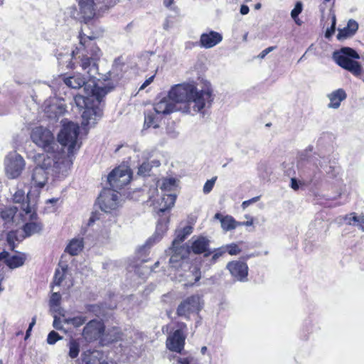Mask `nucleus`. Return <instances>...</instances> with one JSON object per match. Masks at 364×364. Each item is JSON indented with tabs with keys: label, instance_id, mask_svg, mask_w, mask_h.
<instances>
[{
	"label": "nucleus",
	"instance_id": "f03ea898",
	"mask_svg": "<svg viewBox=\"0 0 364 364\" xmlns=\"http://www.w3.org/2000/svg\"><path fill=\"white\" fill-rule=\"evenodd\" d=\"M213 90L209 82L205 83L201 88L193 83L178 84L171 87L168 96L176 104L181 106L183 112L195 114L203 113L210 107L213 101Z\"/></svg>",
	"mask_w": 364,
	"mask_h": 364
},
{
	"label": "nucleus",
	"instance_id": "5fc2aeb1",
	"mask_svg": "<svg viewBox=\"0 0 364 364\" xmlns=\"http://www.w3.org/2000/svg\"><path fill=\"white\" fill-rule=\"evenodd\" d=\"M62 323H63V320L61 321L60 318H58L57 316H54V321H53V326L55 329L62 330L63 329Z\"/></svg>",
	"mask_w": 364,
	"mask_h": 364
},
{
	"label": "nucleus",
	"instance_id": "a18cd8bd",
	"mask_svg": "<svg viewBox=\"0 0 364 364\" xmlns=\"http://www.w3.org/2000/svg\"><path fill=\"white\" fill-rule=\"evenodd\" d=\"M64 279V273L63 271L57 269L55 273L53 285L60 286L63 280Z\"/></svg>",
	"mask_w": 364,
	"mask_h": 364
},
{
	"label": "nucleus",
	"instance_id": "473e14b6",
	"mask_svg": "<svg viewBox=\"0 0 364 364\" xmlns=\"http://www.w3.org/2000/svg\"><path fill=\"white\" fill-rule=\"evenodd\" d=\"M220 223L222 228L225 231L233 230L238 226V222L235 221V220L230 215L221 218Z\"/></svg>",
	"mask_w": 364,
	"mask_h": 364
},
{
	"label": "nucleus",
	"instance_id": "3c124183",
	"mask_svg": "<svg viewBox=\"0 0 364 364\" xmlns=\"http://www.w3.org/2000/svg\"><path fill=\"white\" fill-rule=\"evenodd\" d=\"M193 358L191 356L188 357H176L177 364H191L193 362Z\"/></svg>",
	"mask_w": 364,
	"mask_h": 364
},
{
	"label": "nucleus",
	"instance_id": "a878e982",
	"mask_svg": "<svg viewBox=\"0 0 364 364\" xmlns=\"http://www.w3.org/2000/svg\"><path fill=\"white\" fill-rule=\"evenodd\" d=\"M161 119V115L158 114L154 109L147 110L145 112L144 127L146 128H158Z\"/></svg>",
	"mask_w": 364,
	"mask_h": 364
},
{
	"label": "nucleus",
	"instance_id": "aec40b11",
	"mask_svg": "<svg viewBox=\"0 0 364 364\" xmlns=\"http://www.w3.org/2000/svg\"><path fill=\"white\" fill-rule=\"evenodd\" d=\"M158 114H168L181 109V106L176 107V104L172 102L168 96L161 98L156 102L153 108Z\"/></svg>",
	"mask_w": 364,
	"mask_h": 364
},
{
	"label": "nucleus",
	"instance_id": "864d4df0",
	"mask_svg": "<svg viewBox=\"0 0 364 364\" xmlns=\"http://www.w3.org/2000/svg\"><path fill=\"white\" fill-rule=\"evenodd\" d=\"M259 200V196L254 197L250 200H245L242 203V208L245 210L250 205L257 202Z\"/></svg>",
	"mask_w": 364,
	"mask_h": 364
},
{
	"label": "nucleus",
	"instance_id": "de8ad7c7",
	"mask_svg": "<svg viewBox=\"0 0 364 364\" xmlns=\"http://www.w3.org/2000/svg\"><path fill=\"white\" fill-rule=\"evenodd\" d=\"M24 191L22 190L17 191L14 195V200L15 203H21L24 200Z\"/></svg>",
	"mask_w": 364,
	"mask_h": 364
},
{
	"label": "nucleus",
	"instance_id": "774afa93",
	"mask_svg": "<svg viewBox=\"0 0 364 364\" xmlns=\"http://www.w3.org/2000/svg\"><path fill=\"white\" fill-rule=\"evenodd\" d=\"M359 227L364 231V215L360 220Z\"/></svg>",
	"mask_w": 364,
	"mask_h": 364
},
{
	"label": "nucleus",
	"instance_id": "680f3d73",
	"mask_svg": "<svg viewBox=\"0 0 364 364\" xmlns=\"http://www.w3.org/2000/svg\"><path fill=\"white\" fill-rule=\"evenodd\" d=\"M99 214L97 213H92L89 220L87 225L89 226L92 225V224L95 222V220H99Z\"/></svg>",
	"mask_w": 364,
	"mask_h": 364
},
{
	"label": "nucleus",
	"instance_id": "f3484780",
	"mask_svg": "<svg viewBox=\"0 0 364 364\" xmlns=\"http://www.w3.org/2000/svg\"><path fill=\"white\" fill-rule=\"evenodd\" d=\"M185 339L186 336L181 329H178L168 336L166 347L171 351L181 353L184 348Z\"/></svg>",
	"mask_w": 364,
	"mask_h": 364
},
{
	"label": "nucleus",
	"instance_id": "c756f323",
	"mask_svg": "<svg viewBox=\"0 0 364 364\" xmlns=\"http://www.w3.org/2000/svg\"><path fill=\"white\" fill-rule=\"evenodd\" d=\"M107 74V79L117 82L123 76V65L115 61Z\"/></svg>",
	"mask_w": 364,
	"mask_h": 364
},
{
	"label": "nucleus",
	"instance_id": "423d86ee",
	"mask_svg": "<svg viewBox=\"0 0 364 364\" xmlns=\"http://www.w3.org/2000/svg\"><path fill=\"white\" fill-rule=\"evenodd\" d=\"M189 252L190 247L186 245L177 247H173L172 245L168 250H166V253L171 255L169 259L171 268L177 271H178L179 268L191 269L190 274L194 277V279L193 282H192V281H190V282L193 284L199 281L200 278V269L196 266L191 267L190 264L186 260Z\"/></svg>",
	"mask_w": 364,
	"mask_h": 364
},
{
	"label": "nucleus",
	"instance_id": "6e6552de",
	"mask_svg": "<svg viewBox=\"0 0 364 364\" xmlns=\"http://www.w3.org/2000/svg\"><path fill=\"white\" fill-rule=\"evenodd\" d=\"M31 141L38 147L43 149L48 155L55 151V142L53 134L47 128L36 127L31 132Z\"/></svg>",
	"mask_w": 364,
	"mask_h": 364
},
{
	"label": "nucleus",
	"instance_id": "dca6fc26",
	"mask_svg": "<svg viewBox=\"0 0 364 364\" xmlns=\"http://www.w3.org/2000/svg\"><path fill=\"white\" fill-rule=\"evenodd\" d=\"M80 7V16L78 17L85 23H87L93 18L95 11L98 9L95 0H78Z\"/></svg>",
	"mask_w": 364,
	"mask_h": 364
},
{
	"label": "nucleus",
	"instance_id": "c03bdc74",
	"mask_svg": "<svg viewBox=\"0 0 364 364\" xmlns=\"http://www.w3.org/2000/svg\"><path fill=\"white\" fill-rule=\"evenodd\" d=\"M216 178H217V177H213L211 179L208 180L205 182V183L204 184V186H203V189L204 193H205V194L209 193L212 191V189L215 185Z\"/></svg>",
	"mask_w": 364,
	"mask_h": 364
},
{
	"label": "nucleus",
	"instance_id": "338daca9",
	"mask_svg": "<svg viewBox=\"0 0 364 364\" xmlns=\"http://www.w3.org/2000/svg\"><path fill=\"white\" fill-rule=\"evenodd\" d=\"M173 2L174 0H164V4L166 8H171Z\"/></svg>",
	"mask_w": 364,
	"mask_h": 364
},
{
	"label": "nucleus",
	"instance_id": "5701e85b",
	"mask_svg": "<svg viewBox=\"0 0 364 364\" xmlns=\"http://www.w3.org/2000/svg\"><path fill=\"white\" fill-rule=\"evenodd\" d=\"M193 242L191 245V250L195 254L205 253V256L210 255V252L207 253L210 241L208 238L203 236H200L196 238H192Z\"/></svg>",
	"mask_w": 364,
	"mask_h": 364
},
{
	"label": "nucleus",
	"instance_id": "20e7f679",
	"mask_svg": "<svg viewBox=\"0 0 364 364\" xmlns=\"http://www.w3.org/2000/svg\"><path fill=\"white\" fill-rule=\"evenodd\" d=\"M32 160L36 166L31 176V188H42L48 182V174L52 167L53 161L47 154H35Z\"/></svg>",
	"mask_w": 364,
	"mask_h": 364
},
{
	"label": "nucleus",
	"instance_id": "13d9d810",
	"mask_svg": "<svg viewBox=\"0 0 364 364\" xmlns=\"http://www.w3.org/2000/svg\"><path fill=\"white\" fill-rule=\"evenodd\" d=\"M301 179L298 181L295 178H291V184L290 186L292 189L294 191H297L299 188V185H301L300 183Z\"/></svg>",
	"mask_w": 364,
	"mask_h": 364
},
{
	"label": "nucleus",
	"instance_id": "7c9ffc66",
	"mask_svg": "<svg viewBox=\"0 0 364 364\" xmlns=\"http://www.w3.org/2000/svg\"><path fill=\"white\" fill-rule=\"evenodd\" d=\"M26 259V257L24 254L15 255L9 256L6 260V264L11 269H15L21 267L24 264Z\"/></svg>",
	"mask_w": 364,
	"mask_h": 364
},
{
	"label": "nucleus",
	"instance_id": "a211bd4d",
	"mask_svg": "<svg viewBox=\"0 0 364 364\" xmlns=\"http://www.w3.org/2000/svg\"><path fill=\"white\" fill-rule=\"evenodd\" d=\"M82 364H116L107 360L104 353L97 350H87L82 354Z\"/></svg>",
	"mask_w": 364,
	"mask_h": 364
},
{
	"label": "nucleus",
	"instance_id": "ea45409f",
	"mask_svg": "<svg viewBox=\"0 0 364 364\" xmlns=\"http://www.w3.org/2000/svg\"><path fill=\"white\" fill-rule=\"evenodd\" d=\"M343 219L345 223L348 225L359 226L360 218L357 217L354 213H350L349 215H346Z\"/></svg>",
	"mask_w": 364,
	"mask_h": 364
},
{
	"label": "nucleus",
	"instance_id": "9b49d317",
	"mask_svg": "<svg viewBox=\"0 0 364 364\" xmlns=\"http://www.w3.org/2000/svg\"><path fill=\"white\" fill-rule=\"evenodd\" d=\"M132 179V173L127 166H119L114 168L107 176V181L111 186V189H122L127 185Z\"/></svg>",
	"mask_w": 364,
	"mask_h": 364
},
{
	"label": "nucleus",
	"instance_id": "09e8293b",
	"mask_svg": "<svg viewBox=\"0 0 364 364\" xmlns=\"http://www.w3.org/2000/svg\"><path fill=\"white\" fill-rule=\"evenodd\" d=\"M144 58H147L149 60V64H151L154 62H158L159 60V55H156L154 53H147L144 55Z\"/></svg>",
	"mask_w": 364,
	"mask_h": 364
},
{
	"label": "nucleus",
	"instance_id": "603ef678",
	"mask_svg": "<svg viewBox=\"0 0 364 364\" xmlns=\"http://www.w3.org/2000/svg\"><path fill=\"white\" fill-rule=\"evenodd\" d=\"M16 237L15 232H9L7 235V242L9 245V247L11 250L14 248V237Z\"/></svg>",
	"mask_w": 364,
	"mask_h": 364
},
{
	"label": "nucleus",
	"instance_id": "72a5a7b5",
	"mask_svg": "<svg viewBox=\"0 0 364 364\" xmlns=\"http://www.w3.org/2000/svg\"><path fill=\"white\" fill-rule=\"evenodd\" d=\"M151 164L149 161L143 162L138 168V175L146 176L149 175L153 166H159L160 163L159 161H152Z\"/></svg>",
	"mask_w": 364,
	"mask_h": 364
},
{
	"label": "nucleus",
	"instance_id": "0e129e2a",
	"mask_svg": "<svg viewBox=\"0 0 364 364\" xmlns=\"http://www.w3.org/2000/svg\"><path fill=\"white\" fill-rule=\"evenodd\" d=\"M249 7L246 5H242L240 7V14L242 15H246L249 13Z\"/></svg>",
	"mask_w": 364,
	"mask_h": 364
},
{
	"label": "nucleus",
	"instance_id": "7ed1b4c3",
	"mask_svg": "<svg viewBox=\"0 0 364 364\" xmlns=\"http://www.w3.org/2000/svg\"><path fill=\"white\" fill-rule=\"evenodd\" d=\"M327 163L326 159L317 154H314L306 160L302 161L299 170V177L301 178L300 183L309 185L318 183L321 178V168L325 169L326 173L331 177H336L338 171L331 166L327 167Z\"/></svg>",
	"mask_w": 364,
	"mask_h": 364
},
{
	"label": "nucleus",
	"instance_id": "4468645a",
	"mask_svg": "<svg viewBox=\"0 0 364 364\" xmlns=\"http://www.w3.org/2000/svg\"><path fill=\"white\" fill-rule=\"evenodd\" d=\"M105 331L104 323L99 320L94 319L89 321L84 327L82 337L88 342L100 338Z\"/></svg>",
	"mask_w": 364,
	"mask_h": 364
},
{
	"label": "nucleus",
	"instance_id": "c9c22d12",
	"mask_svg": "<svg viewBox=\"0 0 364 364\" xmlns=\"http://www.w3.org/2000/svg\"><path fill=\"white\" fill-rule=\"evenodd\" d=\"M159 186L163 191H171L176 187V181L173 178H164L159 183Z\"/></svg>",
	"mask_w": 364,
	"mask_h": 364
},
{
	"label": "nucleus",
	"instance_id": "6e6d98bb",
	"mask_svg": "<svg viewBox=\"0 0 364 364\" xmlns=\"http://www.w3.org/2000/svg\"><path fill=\"white\" fill-rule=\"evenodd\" d=\"M276 47L275 46H270V47H268L267 48H265L264 50H263L259 55H258V58H261V59H263L264 58V57L269 54L270 52L273 51L274 50H275Z\"/></svg>",
	"mask_w": 364,
	"mask_h": 364
},
{
	"label": "nucleus",
	"instance_id": "cd10ccee",
	"mask_svg": "<svg viewBox=\"0 0 364 364\" xmlns=\"http://www.w3.org/2000/svg\"><path fill=\"white\" fill-rule=\"evenodd\" d=\"M84 242L82 238H74L68 245L65 252L70 255H77L83 249Z\"/></svg>",
	"mask_w": 364,
	"mask_h": 364
},
{
	"label": "nucleus",
	"instance_id": "4be33fe9",
	"mask_svg": "<svg viewBox=\"0 0 364 364\" xmlns=\"http://www.w3.org/2000/svg\"><path fill=\"white\" fill-rule=\"evenodd\" d=\"M326 97L330 101L327 107L330 109H338L341 102L346 99L347 94L343 89L339 88L328 93Z\"/></svg>",
	"mask_w": 364,
	"mask_h": 364
},
{
	"label": "nucleus",
	"instance_id": "e2e57ef3",
	"mask_svg": "<svg viewBox=\"0 0 364 364\" xmlns=\"http://www.w3.org/2000/svg\"><path fill=\"white\" fill-rule=\"evenodd\" d=\"M17 208L15 207L14 209L13 208H11L9 210V213L6 215L5 213H3L2 214V217L3 218H13L16 214V211L14 210H16Z\"/></svg>",
	"mask_w": 364,
	"mask_h": 364
},
{
	"label": "nucleus",
	"instance_id": "1a4fd4ad",
	"mask_svg": "<svg viewBox=\"0 0 364 364\" xmlns=\"http://www.w3.org/2000/svg\"><path fill=\"white\" fill-rule=\"evenodd\" d=\"M79 134V127L73 122L64 123L63 128L58 135V142L63 146H68V154H73L77 149V139Z\"/></svg>",
	"mask_w": 364,
	"mask_h": 364
},
{
	"label": "nucleus",
	"instance_id": "37998d69",
	"mask_svg": "<svg viewBox=\"0 0 364 364\" xmlns=\"http://www.w3.org/2000/svg\"><path fill=\"white\" fill-rule=\"evenodd\" d=\"M61 299V295L58 292L52 294L50 299V306L51 308H55L59 306Z\"/></svg>",
	"mask_w": 364,
	"mask_h": 364
},
{
	"label": "nucleus",
	"instance_id": "0eeeda50",
	"mask_svg": "<svg viewBox=\"0 0 364 364\" xmlns=\"http://www.w3.org/2000/svg\"><path fill=\"white\" fill-rule=\"evenodd\" d=\"M28 201L21 204V212L19 213L23 221H28L23 225V232L28 237L39 232L42 229V225L36 222L37 214L34 204H31L29 193L27 195Z\"/></svg>",
	"mask_w": 364,
	"mask_h": 364
},
{
	"label": "nucleus",
	"instance_id": "2eb2a0df",
	"mask_svg": "<svg viewBox=\"0 0 364 364\" xmlns=\"http://www.w3.org/2000/svg\"><path fill=\"white\" fill-rule=\"evenodd\" d=\"M226 268L235 280L241 282L247 280L248 266L246 262L240 260H233L227 264Z\"/></svg>",
	"mask_w": 364,
	"mask_h": 364
},
{
	"label": "nucleus",
	"instance_id": "4c0bfd02",
	"mask_svg": "<svg viewBox=\"0 0 364 364\" xmlns=\"http://www.w3.org/2000/svg\"><path fill=\"white\" fill-rule=\"evenodd\" d=\"M122 333L118 328H114L110 332L106 335L107 342H114L122 339Z\"/></svg>",
	"mask_w": 364,
	"mask_h": 364
},
{
	"label": "nucleus",
	"instance_id": "f257e3e1",
	"mask_svg": "<svg viewBox=\"0 0 364 364\" xmlns=\"http://www.w3.org/2000/svg\"><path fill=\"white\" fill-rule=\"evenodd\" d=\"M97 38V35L92 33L87 36L85 33L80 34V44L73 50L72 56L77 63L80 65L82 70L86 74L75 73L69 77L63 76V82L73 89H79L85 86L84 89L87 94V97L78 95L75 97V102L80 108H84L82 114V125H93L96 121L102 115V111L98 106L90 105V103L96 100L100 104L102 98L109 91L107 87H102L93 85V87L89 91L87 85L92 79L97 78L98 75L97 60L101 56V51L96 43L92 41Z\"/></svg>",
	"mask_w": 364,
	"mask_h": 364
},
{
	"label": "nucleus",
	"instance_id": "ddd939ff",
	"mask_svg": "<svg viewBox=\"0 0 364 364\" xmlns=\"http://www.w3.org/2000/svg\"><path fill=\"white\" fill-rule=\"evenodd\" d=\"M201 309L200 298L198 295H193L183 300L177 308V314L179 316L188 318L191 314L198 313Z\"/></svg>",
	"mask_w": 364,
	"mask_h": 364
},
{
	"label": "nucleus",
	"instance_id": "393cba45",
	"mask_svg": "<svg viewBox=\"0 0 364 364\" xmlns=\"http://www.w3.org/2000/svg\"><path fill=\"white\" fill-rule=\"evenodd\" d=\"M168 228V220H160L156 226L155 234L149 238L146 241L145 246L149 247L156 242L159 241L164 233L167 230Z\"/></svg>",
	"mask_w": 364,
	"mask_h": 364
},
{
	"label": "nucleus",
	"instance_id": "8fccbe9b",
	"mask_svg": "<svg viewBox=\"0 0 364 364\" xmlns=\"http://www.w3.org/2000/svg\"><path fill=\"white\" fill-rule=\"evenodd\" d=\"M336 30V16H333L332 18V24L331 26L327 28L325 36L326 38H329L335 32Z\"/></svg>",
	"mask_w": 364,
	"mask_h": 364
},
{
	"label": "nucleus",
	"instance_id": "2f4dec72",
	"mask_svg": "<svg viewBox=\"0 0 364 364\" xmlns=\"http://www.w3.org/2000/svg\"><path fill=\"white\" fill-rule=\"evenodd\" d=\"M68 356L71 358H76L80 351V344L77 339L71 338L68 343Z\"/></svg>",
	"mask_w": 364,
	"mask_h": 364
},
{
	"label": "nucleus",
	"instance_id": "bb28decb",
	"mask_svg": "<svg viewBox=\"0 0 364 364\" xmlns=\"http://www.w3.org/2000/svg\"><path fill=\"white\" fill-rule=\"evenodd\" d=\"M175 194H164L161 198V203L159 204L158 212L164 213L166 210L173 206L176 201Z\"/></svg>",
	"mask_w": 364,
	"mask_h": 364
},
{
	"label": "nucleus",
	"instance_id": "412c9836",
	"mask_svg": "<svg viewBox=\"0 0 364 364\" xmlns=\"http://www.w3.org/2000/svg\"><path fill=\"white\" fill-rule=\"evenodd\" d=\"M223 41V36L218 32L210 31L201 34L200 38V46L205 48H211Z\"/></svg>",
	"mask_w": 364,
	"mask_h": 364
},
{
	"label": "nucleus",
	"instance_id": "f704fd0d",
	"mask_svg": "<svg viewBox=\"0 0 364 364\" xmlns=\"http://www.w3.org/2000/svg\"><path fill=\"white\" fill-rule=\"evenodd\" d=\"M63 323L65 324L71 325L75 328L81 326L87 321V318L83 316H77L73 318H65V316L63 315Z\"/></svg>",
	"mask_w": 364,
	"mask_h": 364
},
{
	"label": "nucleus",
	"instance_id": "a19ab883",
	"mask_svg": "<svg viewBox=\"0 0 364 364\" xmlns=\"http://www.w3.org/2000/svg\"><path fill=\"white\" fill-rule=\"evenodd\" d=\"M223 247L230 255H237L241 252V249L237 244L235 243L228 245Z\"/></svg>",
	"mask_w": 364,
	"mask_h": 364
},
{
	"label": "nucleus",
	"instance_id": "052dcab7",
	"mask_svg": "<svg viewBox=\"0 0 364 364\" xmlns=\"http://www.w3.org/2000/svg\"><path fill=\"white\" fill-rule=\"evenodd\" d=\"M155 77V74L149 77L148 79L145 80V82L141 85V86L139 88V90H144L146 87H147L149 85H150L154 79Z\"/></svg>",
	"mask_w": 364,
	"mask_h": 364
},
{
	"label": "nucleus",
	"instance_id": "79ce46f5",
	"mask_svg": "<svg viewBox=\"0 0 364 364\" xmlns=\"http://www.w3.org/2000/svg\"><path fill=\"white\" fill-rule=\"evenodd\" d=\"M60 339H62V337L57 332L52 331L48 335L47 343L53 345Z\"/></svg>",
	"mask_w": 364,
	"mask_h": 364
},
{
	"label": "nucleus",
	"instance_id": "39448f33",
	"mask_svg": "<svg viewBox=\"0 0 364 364\" xmlns=\"http://www.w3.org/2000/svg\"><path fill=\"white\" fill-rule=\"evenodd\" d=\"M359 58L357 51L349 47H343L333 53V59L336 63L356 77H360L363 72L361 64L356 60Z\"/></svg>",
	"mask_w": 364,
	"mask_h": 364
},
{
	"label": "nucleus",
	"instance_id": "f8f14e48",
	"mask_svg": "<svg viewBox=\"0 0 364 364\" xmlns=\"http://www.w3.org/2000/svg\"><path fill=\"white\" fill-rule=\"evenodd\" d=\"M98 203L103 212L110 213L120 205V195L116 190L104 189L98 198Z\"/></svg>",
	"mask_w": 364,
	"mask_h": 364
},
{
	"label": "nucleus",
	"instance_id": "49530a36",
	"mask_svg": "<svg viewBox=\"0 0 364 364\" xmlns=\"http://www.w3.org/2000/svg\"><path fill=\"white\" fill-rule=\"evenodd\" d=\"M226 252V250L223 247L216 249L213 252L211 261L215 262L218 258L222 257Z\"/></svg>",
	"mask_w": 364,
	"mask_h": 364
},
{
	"label": "nucleus",
	"instance_id": "69168bd1",
	"mask_svg": "<svg viewBox=\"0 0 364 364\" xmlns=\"http://www.w3.org/2000/svg\"><path fill=\"white\" fill-rule=\"evenodd\" d=\"M9 257V254L6 252V251H4L2 252H0V261L2 260V259H5V261L6 260V259Z\"/></svg>",
	"mask_w": 364,
	"mask_h": 364
},
{
	"label": "nucleus",
	"instance_id": "4d7b16f0",
	"mask_svg": "<svg viewBox=\"0 0 364 364\" xmlns=\"http://www.w3.org/2000/svg\"><path fill=\"white\" fill-rule=\"evenodd\" d=\"M245 218L248 219L247 221L246 222H241V223H239L238 222V226H252L253 225V218L252 217H250V215H245Z\"/></svg>",
	"mask_w": 364,
	"mask_h": 364
},
{
	"label": "nucleus",
	"instance_id": "58836bf2",
	"mask_svg": "<svg viewBox=\"0 0 364 364\" xmlns=\"http://www.w3.org/2000/svg\"><path fill=\"white\" fill-rule=\"evenodd\" d=\"M99 10H103L114 6L117 0H95Z\"/></svg>",
	"mask_w": 364,
	"mask_h": 364
},
{
	"label": "nucleus",
	"instance_id": "b1692460",
	"mask_svg": "<svg viewBox=\"0 0 364 364\" xmlns=\"http://www.w3.org/2000/svg\"><path fill=\"white\" fill-rule=\"evenodd\" d=\"M358 29V23L353 19L348 21L347 26L338 31L337 38L340 41L350 38L355 35Z\"/></svg>",
	"mask_w": 364,
	"mask_h": 364
},
{
	"label": "nucleus",
	"instance_id": "bf43d9fd",
	"mask_svg": "<svg viewBox=\"0 0 364 364\" xmlns=\"http://www.w3.org/2000/svg\"><path fill=\"white\" fill-rule=\"evenodd\" d=\"M110 232L111 231L109 228H105V230H101L100 236L102 237V239L107 240L109 239Z\"/></svg>",
	"mask_w": 364,
	"mask_h": 364
},
{
	"label": "nucleus",
	"instance_id": "c85d7f7f",
	"mask_svg": "<svg viewBox=\"0 0 364 364\" xmlns=\"http://www.w3.org/2000/svg\"><path fill=\"white\" fill-rule=\"evenodd\" d=\"M193 232V228L191 226H186L183 229L176 231V237L172 242L173 247H181L180 244L183 242L186 237L191 235Z\"/></svg>",
	"mask_w": 364,
	"mask_h": 364
},
{
	"label": "nucleus",
	"instance_id": "6ab92c4d",
	"mask_svg": "<svg viewBox=\"0 0 364 364\" xmlns=\"http://www.w3.org/2000/svg\"><path fill=\"white\" fill-rule=\"evenodd\" d=\"M49 156L53 161L52 167L50 171L55 173L65 174L70 168L72 161L68 157L58 154H49Z\"/></svg>",
	"mask_w": 364,
	"mask_h": 364
},
{
	"label": "nucleus",
	"instance_id": "e433bc0d",
	"mask_svg": "<svg viewBox=\"0 0 364 364\" xmlns=\"http://www.w3.org/2000/svg\"><path fill=\"white\" fill-rule=\"evenodd\" d=\"M303 10V4L301 1L296 2L294 8L291 11V16L294 19V22L300 26L302 21L298 18V16L301 13Z\"/></svg>",
	"mask_w": 364,
	"mask_h": 364
},
{
	"label": "nucleus",
	"instance_id": "9d476101",
	"mask_svg": "<svg viewBox=\"0 0 364 364\" xmlns=\"http://www.w3.org/2000/svg\"><path fill=\"white\" fill-rule=\"evenodd\" d=\"M5 173L9 178H17L24 170L26 161L16 152L9 153L4 159Z\"/></svg>",
	"mask_w": 364,
	"mask_h": 364
}]
</instances>
